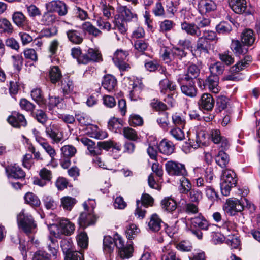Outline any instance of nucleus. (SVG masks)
Listing matches in <instances>:
<instances>
[{
  "label": "nucleus",
  "instance_id": "obj_1",
  "mask_svg": "<svg viewBox=\"0 0 260 260\" xmlns=\"http://www.w3.org/2000/svg\"><path fill=\"white\" fill-rule=\"evenodd\" d=\"M244 207L248 208L251 211L255 210L254 205L246 198H243L241 201L236 199H229L226 200L223 209L230 215H235L236 213L242 211Z\"/></svg>",
  "mask_w": 260,
  "mask_h": 260
},
{
  "label": "nucleus",
  "instance_id": "obj_2",
  "mask_svg": "<svg viewBox=\"0 0 260 260\" xmlns=\"http://www.w3.org/2000/svg\"><path fill=\"white\" fill-rule=\"evenodd\" d=\"M237 183L236 174L233 170L225 169L222 171L220 184L221 193L223 196H229L231 189L235 187Z\"/></svg>",
  "mask_w": 260,
  "mask_h": 260
},
{
  "label": "nucleus",
  "instance_id": "obj_3",
  "mask_svg": "<svg viewBox=\"0 0 260 260\" xmlns=\"http://www.w3.org/2000/svg\"><path fill=\"white\" fill-rule=\"evenodd\" d=\"M91 208L88 206V203L85 202L83 205L85 211L82 212L79 217L78 222L80 226L85 228L89 225L94 224L96 218L93 214L95 203L91 201Z\"/></svg>",
  "mask_w": 260,
  "mask_h": 260
},
{
  "label": "nucleus",
  "instance_id": "obj_4",
  "mask_svg": "<svg viewBox=\"0 0 260 260\" xmlns=\"http://www.w3.org/2000/svg\"><path fill=\"white\" fill-rule=\"evenodd\" d=\"M17 221L19 226L27 234L32 232L36 227L32 216L25 213L24 210L21 211L18 215Z\"/></svg>",
  "mask_w": 260,
  "mask_h": 260
},
{
  "label": "nucleus",
  "instance_id": "obj_5",
  "mask_svg": "<svg viewBox=\"0 0 260 260\" xmlns=\"http://www.w3.org/2000/svg\"><path fill=\"white\" fill-rule=\"evenodd\" d=\"M251 57L250 56H246L243 59L237 62L235 66L230 69V74L225 77L226 80L236 81L239 80V76L237 73L247 67L248 62H250Z\"/></svg>",
  "mask_w": 260,
  "mask_h": 260
},
{
  "label": "nucleus",
  "instance_id": "obj_6",
  "mask_svg": "<svg viewBox=\"0 0 260 260\" xmlns=\"http://www.w3.org/2000/svg\"><path fill=\"white\" fill-rule=\"evenodd\" d=\"M166 170L170 175L185 176L187 174L185 166L181 163L172 160L165 164Z\"/></svg>",
  "mask_w": 260,
  "mask_h": 260
},
{
  "label": "nucleus",
  "instance_id": "obj_7",
  "mask_svg": "<svg viewBox=\"0 0 260 260\" xmlns=\"http://www.w3.org/2000/svg\"><path fill=\"white\" fill-rule=\"evenodd\" d=\"M128 55V52L122 49H118L114 53L113 61L121 71H127L130 68L129 65L124 61Z\"/></svg>",
  "mask_w": 260,
  "mask_h": 260
},
{
  "label": "nucleus",
  "instance_id": "obj_8",
  "mask_svg": "<svg viewBox=\"0 0 260 260\" xmlns=\"http://www.w3.org/2000/svg\"><path fill=\"white\" fill-rule=\"evenodd\" d=\"M71 243L67 240H63L61 242V247L65 254L66 260H84L83 254L78 251L71 250Z\"/></svg>",
  "mask_w": 260,
  "mask_h": 260
},
{
  "label": "nucleus",
  "instance_id": "obj_9",
  "mask_svg": "<svg viewBox=\"0 0 260 260\" xmlns=\"http://www.w3.org/2000/svg\"><path fill=\"white\" fill-rule=\"evenodd\" d=\"M177 81L180 85L181 91L183 94L190 97L196 96L197 90L194 81L178 77Z\"/></svg>",
  "mask_w": 260,
  "mask_h": 260
},
{
  "label": "nucleus",
  "instance_id": "obj_10",
  "mask_svg": "<svg viewBox=\"0 0 260 260\" xmlns=\"http://www.w3.org/2000/svg\"><path fill=\"white\" fill-rule=\"evenodd\" d=\"M45 132L54 143H58L63 139L62 133L60 131L59 126L56 124L51 123L47 126Z\"/></svg>",
  "mask_w": 260,
  "mask_h": 260
},
{
  "label": "nucleus",
  "instance_id": "obj_11",
  "mask_svg": "<svg viewBox=\"0 0 260 260\" xmlns=\"http://www.w3.org/2000/svg\"><path fill=\"white\" fill-rule=\"evenodd\" d=\"M210 137L213 143L218 144L221 149L226 150L229 148L230 144L228 140L221 135L219 129H212L210 132Z\"/></svg>",
  "mask_w": 260,
  "mask_h": 260
},
{
  "label": "nucleus",
  "instance_id": "obj_12",
  "mask_svg": "<svg viewBox=\"0 0 260 260\" xmlns=\"http://www.w3.org/2000/svg\"><path fill=\"white\" fill-rule=\"evenodd\" d=\"M117 242V248L118 249V252L121 258H129L132 256L133 247L131 242H127L124 244V241L122 239H119Z\"/></svg>",
  "mask_w": 260,
  "mask_h": 260
},
{
  "label": "nucleus",
  "instance_id": "obj_13",
  "mask_svg": "<svg viewBox=\"0 0 260 260\" xmlns=\"http://www.w3.org/2000/svg\"><path fill=\"white\" fill-rule=\"evenodd\" d=\"M47 7L51 11L57 12L60 16H64L67 13L66 4L59 0H54L47 4Z\"/></svg>",
  "mask_w": 260,
  "mask_h": 260
},
{
  "label": "nucleus",
  "instance_id": "obj_14",
  "mask_svg": "<svg viewBox=\"0 0 260 260\" xmlns=\"http://www.w3.org/2000/svg\"><path fill=\"white\" fill-rule=\"evenodd\" d=\"M51 235L48 236L47 245L49 251L53 256H56L59 248V245L56 238L60 237L59 233L51 231Z\"/></svg>",
  "mask_w": 260,
  "mask_h": 260
},
{
  "label": "nucleus",
  "instance_id": "obj_15",
  "mask_svg": "<svg viewBox=\"0 0 260 260\" xmlns=\"http://www.w3.org/2000/svg\"><path fill=\"white\" fill-rule=\"evenodd\" d=\"M198 38L196 51L199 53L201 56L207 57L211 48L210 43L205 40L204 37L200 36Z\"/></svg>",
  "mask_w": 260,
  "mask_h": 260
},
{
  "label": "nucleus",
  "instance_id": "obj_16",
  "mask_svg": "<svg viewBox=\"0 0 260 260\" xmlns=\"http://www.w3.org/2000/svg\"><path fill=\"white\" fill-rule=\"evenodd\" d=\"M119 239H122V238L118 235H116L114 238L109 236H105L103 239L104 250L109 253L113 251L115 246L117 247L116 243Z\"/></svg>",
  "mask_w": 260,
  "mask_h": 260
},
{
  "label": "nucleus",
  "instance_id": "obj_17",
  "mask_svg": "<svg viewBox=\"0 0 260 260\" xmlns=\"http://www.w3.org/2000/svg\"><path fill=\"white\" fill-rule=\"evenodd\" d=\"M8 122L13 127L20 128L24 127L27 124V122L24 116L21 114L15 113L7 119Z\"/></svg>",
  "mask_w": 260,
  "mask_h": 260
},
{
  "label": "nucleus",
  "instance_id": "obj_18",
  "mask_svg": "<svg viewBox=\"0 0 260 260\" xmlns=\"http://www.w3.org/2000/svg\"><path fill=\"white\" fill-rule=\"evenodd\" d=\"M181 29L187 35L194 37H199L202 35V31L200 30L194 23L183 22L181 24Z\"/></svg>",
  "mask_w": 260,
  "mask_h": 260
},
{
  "label": "nucleus",
  "instance_id": "obj_19",
  "mask_svg": "<svg viewBox=\"0 0 260 260\" xmlns=\"http://www.w3.org/2000/svg\"><path fill=\"white\" fill-rule=\"evenodd\" d=\"M6 171L9 177L15 179H22L25 176V172L16 164L11 165L6 168Z\"/></svg>",
  "mask_w": 260,
  "mask_h": 260
},
{
  "label": "nucleus",
  "instance_id": "obj_20",
  "mask_svg": "<svg viewBox=\"0 0 260 260\" xmlns=\"http://www.w3.org/2000/svg\"><path fill=\"white\" fill-rule=\"evenodd\" d=\"M12 17L13 22L16 26L25 30L29 29V27L26 25V17L21 12H15Z\"/></svg>",
  "mask_w": 260,
  "mask_h": 260
},
{
  "label": "nucleus",
  "instance_id": "obj_21",
  "mask_svg": "<svg viewBox=\"0 0 260 260\" xmlns=\"http://www.w3.org/2000/svg\"><path fill=\"white\" fill-rule=\"evenodd\" d=\"M59 230L62 234L67 236L70 235L75 231V225L69 219H63L59 222Z\"/></svg>",
  "mask_w": 260,
  "mask_h": 260
},
{
  "label": "nucleus",
  "instance_id": "obj_22",
  "mask_svg": "<svg viewBox=\"0 0 260 260\" xmlns=\"http://www.w3.org/2000/svg\"><path fill=\"white\" fill-rule=\"evenodd\" d=\"M190 223L192 226L198 228L200 230H207L210 226L208 221L201 214L191 218Z\"/></svg>",
  "mask_w": 260,
  "mask_h": 260
},
{
  "label": "nucleus",
  "instance_id": "obj_23",
  "mask_svg": "<svg viewBox=\"0 0 260 260\" xmlns=\"http://www.w3.org/2000/svg\"><path fill=\"white\" fill-rule=\"evenodd\" d=\"M199 104L202 108L206 110H211L214 106V100L211 94L205 93L202 95Z\"/></svg>",
  "mask_w": 260,
  "mask_h": 260
},
{
  "label": "nucleus",
  "instance_id": "obj_24",
  "mask_svg": "<svg viewBox=\"0 0 260 260\" xmlns=\"http://www.w3.org/2000/svg\"><path fill=\"white\" fill-rule=\"evenodd\" d=\"M229 6L235 13L242 14L246 9V0H229Z\"/></svg>",
  "mask_w": 260,
  "mask_h": 260
},
{
  "label": "nucleus",
  "instance_id": "obj_25",
  "mask_svg": "<svg viewBox=\"0 0 260 260\" xmlns=\"http://www.w3.org/2000/svg\"><path fill=\"white\" fill-rule=\"evenodd\" d=\"M198 7L201 13H206L215 10L216 5L213 0H200Z\"/></svg>",
  "mask_w": 260,
  "mask_h": 260
},
{
  "label": "nucleus",
  "instance_id": "obj_26",
  "mask_svg": "<svg viewBox=\"0 0 260 260\" xmlns=\"http://www.w3.org/2000/svg\"><path fill=\"white\" fill-rule=\"evenodd\" d=\"M102 86L109 92L113 91L117 86V80L113 76L107 75L104 77Z\"/></svg>",
  "mask_w": 260,
  "mask_h": 260
},
{
  "label": "nucleus",
  "instance_id": "obj_27",
  "mask_svg": "<svg viewBox=\"0 0 260 260\" xmlns=\"http://www.w3.org/2000/svg\"><path fill=\"white\" fill-rule=\"evenodd\" d=\"M199 73L200 69L195 64H192L188 68L186 74L179 75L178 77L194 81V79L197 78Z\"/></svg>",
  "mask_w": 260,
  "mask_h": 260
},
{
  "label": "nucleus",
  "instance_id": "obj_28",
  "mask_svg": "<svg viewBox=\"0 0 260 260\" xmlns=\"http://www.w3.org/2000/svg\"><path fill=\"white\" fill-rule=\"evenodd\" d=\"M80 28L85 34L88 33L94 37H98L102 34V32L89 22H84L80 26Z\"/></svg>",
  "mask_w": 260,
  "mask_h": 260
},
{
  "label": "nucleus",
  "instance_id": "obj_29",
  "mask_svg": "<svg viewBox=\"0 0 260 260\" xmlns=\"http://www.w3.org/2000/svg\"><path fill=\"white\" fill-rule=\"evenodd\" d=\"M40 145L43 148L45 152L49 155L50 158V161L47 164V166L50 165L55 161V157L56 155V152L46 140L42 142Z\"/></svg>",
  "mask_w": 260,
  "mask_h": 260
},
{
  "label": "nucleus",
  "instance_id": "obj_30",
  "mask_svg": "<svg viewBox=\"0 0 260 260\" xmlns=\"http://www.w3.org/2000/svg\"><path fill=\"white\" fill-rule=\"evenodd\" d=\"M118 17L121 16L125 21H130L133 18L136 17V15L132 12L126 6H119L117 8Z\"/></svg>",
  "mask_w": 260,
  "mask_h": 260
},
{
  "label": "nucleus",
  "instance_id": "obj_31",
  "mask_svg": "<svg viewBox=\"0 0 260 260\" xmlns=\"http://www.w3.org/2000/svg\"><path fill=\"white\" fill-rule=\"evenodd\" d=\"M219 78L216 75H210L206 80V84H207L209 90L214 93H217L220 90L218 86Z\"/></svg>",
  "mask_w": 260,
  "mask_h": 260
},
{
  "label": "nucleus",
  "instance_id": "obj_32",
  "mask_svg": "<svg viewBox=\"0 0 260 260\" xmlns=\"http://www.w3.org/2000/svg\"><path fill=\"white\" fill-rule=\"evenodd\" d=\"M206 133L203 131H200L196 134L195 140L190 142V146L194 149H197L202 146H204L206 143Z\"/></svg>",
  "mask_w": 260,
  "mask_h": 260
},
{
  "label": "nucleus",
  "instance_id": "obj_33",
  "mask_svg": "<svg viewBox=\"0 0 260 260\" xmlns=\"http://www.w3.org/2000/svg\"><path fill=\"white\" fill-rule=\"evenodd\" d=\"M158 148L161 153L166 155H170L174 151V145L170 141L162 140L159 143Z\"/></svg>",
  "mask_w": 260,
  "mask_h": 260
},
{
  "label": "nucleus",
  "instance_id": "obj_34",
  "mask_svg": "<svg viewBox=\"0 0 260 260\" xmlns=\"http://www.w3.org/2000/svg\"><path fill=\"white\" fill-rule=\"evenodd\" d=\"M162 223L159 217L156 214H153L150 218L148 225L152 231L157 232L160 229Z\"/></svg>",
  "mask_w": 260,
  "mask_h": 260
},
{
  "label": "nucleus",
  "instance_id": "obj_35",
  "mask_svg": "<svg viewBox=\"0 0 260 260\" xmlns=\"http://www.w3.org/2000/svg\"><path fill=\"white\" fill-rule=\"evenodd\" d=\"M223 150L219 151L215 157L216 164L221 168L226 167L230 161L229 156Z\"/></svg>",
  "mask_w": 260,
  "mask_h": 260
},
{
  "label": "nucleus",
  "instance_id": "obj_36",
  "mask_svg": "<svg viewBox=\"0 0 260 260\" xmlns=\"http://www.w3.org/2000/svg\"><path fill=\"white\" fill-rule=\"evenodd\" d=\"M66 34L69 40L73 43L79 44L83 42V36L76 30H69L66 32Z\"/></svg>",
  "mask_w": 260,
  "mask_h": 260
},
{
  "label": "nucleus",
  "instance_id": "obj_37",
  "mask_svg": "<svg viewBox=\"0 0 260 260\" xmlns=\"http://www.w3.org/2000/svg\"><path fill=\"white\" fill-rule=\"evenodd\" d=\"M241 41L245 45L250 46L255 41L254 32L250 29H246L243 31L241 35Z\"/></svg>",
  "mask_w": 260,
  "mask_h": 260
},
{
  "label": "nucleus",
  "instance_id": "obj_38",
  "mask_svg": "<svg viewBox=\"0 0 260 260\" xmlns=\"http://www.w3.org/2000/svg\"><path fill=\"white\" fill-rule=\"evenodd\" d=\"M80 142L85 146H87V149L91 155H98L101 153L100 150H95V143L92 140L86 137L81 138L80 139Z\"/></svg>",
  "mask_w": 260,
  "mask_h": 260
},
{
  "label": "nucleus",
  "instance_id": "obj_39",
  "mask_svg": "<svg viewBox=\"0 0 260 260\" xmlns=\"http://www.w3.org/2000/svg\"><path fill=\"white\" fill-rule=\"evenodd\" d=\"M24 199L26 203L33 207H38L41 205V201L39 198L32 192L26 193Z\"/></svg>",
  "mask_w": 260,
  "mask_h": 260
},
{
  "label": "nucleus",
  "instance_id": "obj_40",
  "mask_svg": "<svg viewBox=\"0 0 260 260\" xmlns=\"http://www.w3.org/2000/svg\"><path fill=\"white\" fill-rule=\"evenodd\" d=\"M61 206L64 210L71 211L73 206L76 203V200L75 198L65 196L60 199Z\"/></svg>",
  "mask_w": 260,
  "mask_h": 260
},
{
  "label": "nucleus",
  "instance_id": "obj_41",
  "mask_svg": "<svg viewBox=\"0 0 260 260\" xmlns=\"http://www.w3.org/2000/svg\"><path fill=\"white\" fill-rule=\"evenodd\" d=\"M161 260H179L175 253L171 250V245L164 247L161 255Z\"/></svg>",
  "mask_w": 260,
  "mask_h": 260
},
{
  "label": "nucleus",
  "instance_id": "obj_42",
  "mask_svg": "<svg viewBox=\"0 0 260 260\" xmlns=\"http://www.w3.org/2000/svg\"><path fill=\"white\" fill-rule=\"evenodd\" d=\"M231 48L236 55L244 54L247 51V49L242 46L238 40H233Z\"/></svg>",
  "mask_w": 260,
  "mask_h": 260
},
{
  "label": "nucleus",
  "instance_id": "obj_43",
  "mask_svg": "<svg viewBox=\"0 0 260 260\" xmlns=\"http://www.w3.org/2000/svg\"><path fill=\"white\" fill-rule=\"evenodd\" d=\"M161 205L163 209L169 212H171L176 208V203L171 198L167 197L161 201Z\"/></svg>",
  "mask_w": 260,
  "mask_h": 260
},
{
  "label": "nucleus",
  "instance_id": "obj_44",
  "mask_svg": "<svg viewBox=\"0 0 260 260\" xmlns=\"http://www.w3.org/2000/svg\"><path fill=\"white\" fill-rule=\"evenodd\" d=\"M61 77V72L58 67L53 66L51 68L49 71V78L52 83H56L60 80Z\"/></svg>",
  "mask_w": 260,
  "mask_h": 260
},
{
  "label": "nucleus",
  "instance_id": "obj_45",
  "mask_svg": "<svg viewBox=\"0 0 260 260\" xmlns=\"http://www.w3.org/2000/svg\"><path fill=\"white\" fill-rule=\"evenodd\" d=\"M61 156L65 158H70L75 154L76 149L72 145H67L62 147L60 149Z\"/></svg>",
  "mask_w": 260,
  "mask_h": 260
},
{
  "label": "nucleus",
  "instance_id": "obj_46",
  "mask_svg": "<svg viewBox=\"0 0 260 260\" xmlns=\"http://www.w3.org/2000/svg\"><path fill=\"white\" fill-rule=\"evenodd\" d=\"M0 29L3 32L11 35L14 31V27L10 21L6 18H0Z\"/></svg>",
  "mask_w": 260,
  "mask_h": 260
},
{
  "label": "nucleus",
  "instance_id": "obj_47",
  "mask_svg": "<svg viewBox=\"0 0 260 260\" xmlns=\"http://www.w3.org/2000/svg\"><path fill=\"white\" fill-rule=\"evenodd\" d=\"M191 184L189 180L185 176H183L180 179V191L182 193L186 194L191 189Z\"/></svg>",
  "mask_w": 260,
  "mask_h": 260
},
{
  "label": "nucleus",
  "instance_id": "obj_48",
  "mask_svg": "<svg viewBox=\"0 0 260 260\" xmlns=\"http://www.w3.org/2000/svg\"><path fill=\"white\" fill-rule=\"evenodd\" d=\"M43 203L48 210H54L57 207V203L50 196L45 195L42 198Z\"/></svg>",
  "mask_w": 260,
  "mask_h": 260
},
{
  "label": "nucleus",
  "instance_id": "obj_49",
  "mask_svg": "<svg viewBox=\"0 0 260 260\" xmlns=\"http://www.w3.org/2000/svg\"><path fill=\"white\" fill-rule=\"evenodd\" d=\"M224 66L222 63L217 62L211 64L209 69L211 73V75L217 76L222 74L224 71Z\"/></svg>",
  "mask_w": 260,
  "mask_h": 260
},
{
  "label": "nucleus",
  "instance_id": "obj_50",
  "mask_svg": "<svg viewBox=\"0 0 260 260\" xmlns=\"http://www.w3.org/2000/svg\"><path fill=\"white\" fill-rule=\"evenodd\" d=\"M123 134L126 139L129 140L136 141L138 139V136L136 131L129 127L123 128Z\"/></svg>",
  "mask_w": 260,
  "mask_h": 260
},
{
  "label": "nucleus",
  "instance_id": "obj_51",
  "mask_svg": "<svg viewBox=\"0 0 260 260\" xmlns=\"http://www.w3.org/2000/svg\"><path fill=\"white\" fill-rule=\"evenodd\" d=\"M172 122L175 125L180 126L183 127L185 123L186 120L184 116L181 113H176L172 116Z\"/></svg>",
  "mask_w": 260,
  "mask_h": 260
},
{
  "label": "nucleus",
  "instance_id": "obj_52",
  "mask_svg": "<svg viewBox=\"0 0 260 260\" xmlns=\"http://www.w3.org/2000/svg\"><path fill=\"white\" fill-rule=\"evenodd\" d=\"M31 96L32 99L39 105H43L45 104L44 99L40 89H34L31 92Z\"/></svg>",
  "mask_w": 260,
  "mask_h": 260
},
{
  "label": "nucleus",
  "instance_id": "obj_53",
  "mask_svg": "<svg viewBox=\"0 0 260 260\" xmlns=\"http://www.w3.org/2000/svg\"><path fill=\"white\" fill-rule=\"evenodd\" d=\"M205 194L209 201L213 204L215 201L218 200V195L215 189L211 186H207L205 188Z\"/></svg>",
  "mask_w": 260,
  "mask_h": 260
},
{
  "label": "nucleus",
  "instance_id": "obj_54",
  "mask_svg": "<svg viewBox=\"0 0 260 260\" xmlns=\"http://www.w3.org/2000/svg\"><path fill=\"white\" fill-rule=\"evenodd\" d=\"M56 16L50 12L45 13L41 19L42 24L46 25L52 24L55 22Z\"/></svg>",
  "mask_w": 260,
  "mask_h": 260
},
{
  "label": "nucleus",
  "instance_id": "obj_55",
  "mask_svg": "<svg viewBox=\"0 0 260 260\" xmlns=\"http://www.w3.org/2000/svg\"><path fill=\"white\" fill-rule=\"evenodd\" d=\"M99 7L103 12V15L107 18H109L114 12V9L103 1L100 2Z\"/></svg>",
  "mask_w": 260,
  "mask_h": 260
},
{
  "label": "nucleus",
  "instance_id": "obj_56",
  "mask_svg": "<svg viewBox=\"0 0 260 260\" xmlns=\"http://www.w3.org/2000/svg\"><path fill=\"white\" fill-rule=\"evenodd\" d=\"M140 232V229L136 224H131L126 228V235L128 239L134 238Z\"/></svg>",
  "mask_w": 260,
  "mask_h": 260
},
{
  "label": "nucleus",
  "instance_id": "obj_57",
  "mask_svg": "<svg viewBox=\"0 0 260 260\" xmlns=\"http://www.w3.org/2000/svg\"><path fill=\"white\" fill-rule=\"evenodd\" d=\"M121 126L122 125L118 119L115 117L110 119L108 122L109 129L114 133H117Z\"/></svg>",
  "mask_w": 260,
  "mask_h": 260
},
{
  "label": "nucleus",
  "instance_id": "obj_58",
  "mask_svg": "<svg viewBox=\"0 0 260 260\" xmlns=\"http://www.w3.org/2000/svg\"><path fill=\"white\" fill-rule=\"evenodd\" d=\"M171 135L176 140L181 141L185 138V134L182 129L179 127H174L170 131Z\"/></svg>",
  "mask_w": 260,
  "mask_h": 260
},
{
  "label": "nucleus",
  "instance_id": "obj_59",
  "mask_svg": "<svg viewBox=\"0 0 260 260\" xmlns=\"http://www.w3.org/2000/svg\"><path fill=\"white\" fill-rule=\"evenodd\" d=\"M188 198L191 202L198 203L202 198V193L201 191L196 189H191L189 191Z\"/></svg>",
  "mask_w": 260,
  "mask_h": 260
},
{
  "label": "nucleus",
  "instance_id": "obj_60",
  "mask_svg": "<svg viewBox=\"0 0 260 260\" xmlns=\"http://www.w3.org/2000/svg\"><path fill=\"white\" fill-rule=\"evenodd\" d=\"M77 242L79 246L82 248H85L88 245V237L84 232H81L77 237Z\"/></svg>",
  "mask_w": 260,
  "mask_h": 260
},
{
  "label": "nucleus",
  "instance_id": "obj_61",
  "mask_svg": "<svg viewBox=\"0 0 260 260\" xmlns=\"http://www.w3.org/2000/svg\"><path fill=\"white\" fill-rule=\"evenodd\" d=\"M232 29L231 24L225 21L221 22L216 26L217 31L221 34L229 32Z\"/></svg>",
  "mask_w": 260,
  "mask_h": 260
},
{
  "label": "nucleus",
  "instance_id": "obj_62",
  "mask_svg": "<svg viewBox=\"0 0 260 260\" xmlns=\"http://www.w3.org/2000/svg\"><path fill=\"white\" fill-rule=\"evenodd\" d=\"M129 124L132 126H141L143 124V120L138 115H131L129 118Z\"/></svg>",
  "mask_w": 260,
  "mask_h": 260
},
{
  "label": "nucleus",
  "instance_id": "obj_63",
  "mask_svg": "<svg viewBox=\"0 0 260 260\" xmlns=\"http://www.w3.org/2000/svg\"><path fill=\"white\" fill-rule=\"evenodd\" d=\"M26 9L28 15L31 17L39 16L41 14L40 9L35 5H27Z\"/></svg>",
  "mask_w": 260,
  "mask_h": 260
},
{
  "label": "nucleus",
  "instance_id": "obj_64",
  "mask_svg": "<svg viewBox=\"0 0 260 260\" xmlns=\"http://www.w3.org/2000/svg\"><path fill=\"white\" fill-rule=\"evenodd\" d=\"M174 23L170 20H165L160 23V31L166 32L170 30L174 27Z\"/></svg>",
  "mask_w": 260,
  "mask_h": 260
}]
</instances>
